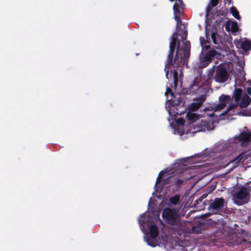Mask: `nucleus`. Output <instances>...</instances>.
Here are the masks:
<instances>
[{"label":"nucleus","instance_id":"43","mask_svg":"<svg viewBox=\"0 0 251 251\" xmlns=\"http://www.w3.org/2000/svg\"><path fill=\"white\" fill-rule=\"evenodd\" d=\"M140 217H141V218H142V217H143V218H145V217H144V216H142V215L140 216Z\"/></svg>","mask_w":251,"mask_h":251},{"label":"nucleus","instance_id":"38","mask_svg":"<svg viewBox=\"0 0 251 251\" xmlns=\"http://www.w3.org/2000/svg\"><path fill=\"white\" fill-rule=\"evenodd\" d=\"M164 175V172L163 171H161V172H160V173H159L158 174V176L159 177H162V176H163V175Z\"/></svg>","mask_w":251,"mask_h":251},{"label":"nucleus","instance_id":"23","mask_svg":"<svg viewBox=\"0 0 251 251\" xmlns=\"http://www.w3.org/2000/svg\"><path fill=\"white\" fill-rule=\"evenodd\" d=\"M180 201V196L176 195L175 196L172 197L169 200L170 202L173 205H176Z\"/></svg>","mask_w":251,"mask_h":251},{"label":"nucleus","instance_id":"13","mask_svg":"<svg viewBox=\"0 0 251 251\" xmlns=\"http://www.w3.org/2000/svg\"><path fill=\"white\" fill-rule=\"evenodd\" d=\"M239 141L248 142L251 141V132L243 131L238 136Z\"/></svg>","mask_w":251,"mask_h":251},{"label":"nucleus","instance_id":"40","mask_svg":"<svg viewBox=\"0 0 251 251\" xmlns=\"http://www.w3.org/2000/svg\"><path fill=\"white\" fill-rule=\"evenodd\" d=\"M228 4H230L232 0H224Z\"/></svg>","mask_w":251,"mask_h":251},{"label":"nucleus","instance_id":"21","mask_svg":"<svg viewBox=\"0 0 251 251\" xmlns=\"http://www.w3.org/2000/svg\"><path fill=\"white\" fill-rule=\"evenodd\" d=\"M177 35L178 34L176 32H174L171 37V41L170 43V45L177 47Z\"/></svg>","mask_w":251,"mask_h":251},{"label":"nucleus","instance_id":"10","mask_svg":"<svg viewBox=\"0 0 251 251\" xmlns=\"http://www.w3.org/2000/svg\"><path fill=\"white\" fill-rule=\"evenodd\" d=\"M233 98H231L229 95H222L219 98V103L216 105V110L223 109L227 103L232 101Z\"/></svg>","mask_w":251,"mask_h":251},{"label":"nucleus","instance_id":"8","mask_svg":"<svg viewBox=\"0 0 251 251\" xmlns=\"http://www.w3.org/2000/svg\"><path fill=\"white\" fill-rule=\"evenodd\" d=\"M183 176V174L181 173L177 176H169L167 179L163 180L162 184L166 185L171 183L172 185H175L177 187H179L185 180Z\"/></svg>","mask_w":251,"mask_h":251},{"label":"nucleus","instance_id":"15","mask_svg":"<svg viewBox=\"0 0 251 251\" xmlns=\"http://www.w3.org/2000/svg\"><path fill=\"white\" fill-rule=\"evenodd\" d=\"M206 37L207 39H209V35L207 31H206ZM200 40L201 46L202 48L204 47L206 50L210 48V42L209 40H205V39L202 37H200Z\"/></svg>","mask_w":251,"mask_h":251},{"label":"nucleus","instance_id":"37","mask_svg":"<svg viewBox=\"0 0 251 251\" xmlns=\"http://www.w3.org/2000/svg\"><path fill=\"white\" fill-rule=\"evenodd\" d=\"M178 123L181 125H184V120L182 119H180L178 120Z\"/></svg>","mask_w":251,"mask_h":251},{"label":"nucleus","instance_id":"14","mask_svg":"<svg viewBox=\"0 0 251 251\" xmlns=\"http://www.w3.org/2000/svg\"><path fill=\"white\" fill-rule=\"evenodd\" d=\"M150 235L153 239H155L158 235V228L156 225L152 224L149 228Z\"/></svg>","mask_w":251,"mask_h":251},{"label":"nucleus","instance_id":"27","mask_svg":"<svg viewBox=\"0 0 251 251\" xmlns=\"http://www.w3.org/2000/svg\"><path fill=\"white\" fill-rule=\"evenodd\" d=\"M238 29V26L236 22L234 21L232 22L231 24V28L230 30H231L233 32H236Z\"/></svg>","mask_w":251,"mask_h":251},{"label":"nucleus","instance_id":"22","mask_svg":"<svg viewBox=\"0 0 251 251\" xmlns=\"http://www.w3.org/2000/svg\"><path fill=\"white\" fill-rule=\"evenodd\" d=\"M242 49L246 51L250 50L251 48V42L250 41H245L242 43Z\"/></svg>","mask_w":251,"mask_h":251},{"label":"nucleus","instance_id":"11","mask_svg":"<svg viewBox=\"0 0 251 251\" xmlns=\"http://www.w3.org/2000/svg\"><path fill=\"white\" fill-rule=\"evenodd\" d=\"M173 10L174 12L175 20L176 22V27H180L181 25V19L180 18L181 15L183 13V10H181L179 6L178 3L175 2L173 6Z\"/></svg>","mask_w":251,"mask_h":251},{"label":"nucleus","instance_id":"30","mask_svg":"<svg viewBox=\"0 0 251 251\" xmlns=\"http://www.w3.org/2000/svg\"><path fill=\"white\" fill-rule=\"evenodd\" d=\"M177 3H178L179 8L181 10H183L185 5L182 1V0H176Z\"/></svg>","mask_w":251,"mask_h":251},{"label":"nucleus","instance_id":"18","mask_svg":"<svg viewBox=\"0 0 251 251\" xmlns=\"http://www.w3.org/2000/svg\"><path fill=\"white\" fill-rule=\"evenodd\" d=\"M211 37L213 43L215 45H219V41L220 40V37L219 34L215 29L214 31L211 33Z\"/></svg>","mask_w":251,"mask_h":251},{"label":"nucleus","instance_id":"41","mask_svg":"<svg viewBox=\"0 0 251 251\" xmlns=\"http://www.w3.org/2000/svg\"><path fill=\"white\" fill-rule=\"evenodd\" d=\"M141 222L144 223V220L142 221L141 220H140L139 221V223H140V224H141Z\"/></svg>","mask_w":251,"mask_h":251},{"label":"nucleus","instance_id":"1","mask_svg":"<svg viewBox=\"0 0 251 251\" xmlns=\"http://www.w3.org/2000/svg\"><path fill=\"white\" fill-rule=\"evenodd\" d=\"M176 46L169 45V53L168 55L164 68L166 76L169 78L170 69L172 68H179L186 63L190 55L191 44L190 41L183 43V45L180 48V42L178 41L176 55L173 60L174 54Z\"/></svg>","mask_w":251,"mask_h":251},{"label":"nucleus","instance_id":"12","mask_svg":"<svg viewBox=\"0 0 251 251\" xmlns=\"http://www.w3.org/2000/svg\"><path fill=\"white\" fill-rule=\"evenodd\" d=\"M195 126V129L199 132L205 131L206 130H209L210 127L209 122L206 120H202Z\"/></svg>","mask_w":251,"mask_h":251},{"label":"nucleus","instance_id":"42","mask_svg":"<svg viewBox=\"0 0 251 251\" xmlns=\"http://www.w3.org/2000/svg\"><path fill=\"white\" fill-rule=\"evenodd\" d=\"M170 0V1H171V2H173V1H175V0Z\"/></svg>","mask_w":251,"mask_h":251},{"label":"nucleus","instance_id":"29","mask_svg":"<svg viewBox=\"0 0 251 251\" xmlns=\"http://www.w3.org/2000/svg\"><path fill=\"white\" fill-rule=\"evenodd\" d=\"M165 94L166 95H168V94H170L171 97H172V98L173 99L174 97H175V94L173 92V91L172 90L171 88H170V87H167V90H166V91L165 92Z\"/></svg>","mask_w":251,"mask_h":251},{"label":"nucleus","instance_id":"3","mask_svg":"<svg viewBox=\"0 0 251 251\" xmlns=\"http://www.w3.org/2000/svg\"><path fill=\"white\" fill-rule=\"evenodd\" d=\"M232 196L234 204L237 205H242L250 201V192L247 187L240 186L232 191Z\"/></svg>","mask_w":251,"mask_h":251},{"label":"nucleus","instance_id":"9","mask_svg":"<svg viewBox=\"0 0 251 251\" xmlns=\"http://www.w3.org/2000/svg\"><path fill=\"white\" fill-rule=\"evenodd\" d=\"M205 100L206 96L204 95H201L199 97L194 99V101L188 107L189 111L192 112L197 111Z\"/></svg>","mask_w":251,"mask_h":251},{"label":"nucleus","instance_id":"34","mask_svg":"<svg viewBox=\"0 0 251 251\" xmlns=\"http://www.w3.org/2000/svg\"><path fill=\"white\" fill-rule=\"evenodd\" d=\"M203 199L201 196L197 199L195 202V205L199 204L200 202H201L203 201Z\"/></svg>","mask_w":251,"mask_h":251},{"label":"nucleus","instance_id":"16","mask_svg":"<svg viewBox=\"0 0 251 251\" xmlns=\"http://www.w3.org/2000/svg\"><path fill=\"white\" fill-rule=\"evenodd\" d=\"M251 102V99L250 97L247 94H245L243 96L239 106L241 108H245L249 105Z\"/></svg>","mask_w":251,"mask_h":251},{"label":"nucleus","instance_id":"4","mask_svg":"<svg viewBox=\"0 0 251 251\" xmlns=\"http://www.w3.org/2000/svg\"><path fill=\"white\" fill-rule=\"evenodd\" d=\"M179 210L176 208L166 207L162 213L164 220L172 226L177 225L179 221Z\"/></svg>","mask_w":251,"mask_h":251},{"label":"nucleus","instance_id":"36","mask_svg":"<svg viewBox=\"0 0 251 251\" xmlns=\"http://www.w3.org/2000/svg\"><path fill=\"white\" fill-rule=\"evenodd\" d=\"M162 180V177H159L158 176V177L156 178V182H155V185H157L159 183L161 182V181Z\"/></svg>","mask_w":251,"mask_h":251},{"label":"nucleus","instance_id":"2","mask_svg":"<svg viewBox=\"0 0 251 251\" xmlns=\"http://www.w3.org/2000/svg\"><path fill=\"white\" fill-rule=\"evenodd\" d=\"M203 204L205 205L208 204L207 209L209 212L202 215L201 219L205 220H212L209 217L213 214H221L224 212L226 207L227 202L223 198L221 197L216 198L209 201L205 200L203 202Z\"/></svg>","mask_w":251,"mask_h":251},{"label":"nucleus","instance_id":"39","mask_svg":"<svg viewBox=\"0 0 251 251\" xmlns=\"http://www.w3.org/2000/svg\"><path fill=\"white\" fill-rule=\"evenodd\" d=\"M208 195V194H207V193H204V194H202L201 196V197H202L203 199H204L206 198L207 197Z\"/></svg>","mask_w":251,"mask_h":251},{"label":"nucleus","instance_id":"7","mask_svg":"<svg viewBox=\"0 0 251 251\" xmlns=\"http://www.w3.org/2000/svg\"><path fill=\"white\" fill-rule=\"evenodd\" d=\"M228 76V72L225 68L221 66L217 68L214 77L216 81L224 83L227 80Z\"/></svg>","mask_w":251,"mask_h":251},{"label":"nucleus","instance_id":"28","mask_svg":"<svg viewBox=\"0 0 251 251\" xmlns=\"http://www.w3.org/2000/svg\"><path fill=\"white\" fill-rule=\"evenodd\" d=\"M193 231L194 232L200 233L201 231V224H199L197 226L193 227Z\"/></svg>","mask_w":251,"mask_h":251},{"label":"nucleus","instance_id":"25","mask_svg":"<svg viewBox=\"0 0 251 251\" xmlns=\"http://www.w3.org/2000/svg\"><path fill=\"white\" fill-rule=\"evenodd\" d=\"M147 242L148 244L152 247H155L156 246V243L154 241V239H153L151 237V238H148L147 239Z\"/></svg>","mask_w":251,"mask_h":251},{"label":"nucleus","instance_id":"6","mask_svg":"<svg viewBox=\"0 0 251 251\" xmlns=\"http://www.w3.org/2000/svg\"><path fill=\"white\" fill-rule=\"evenodd\" d=\"M217 54V51L211 50L205 54L200 56L198 64L199 67L203 69L206 67L212 61V58Z\"/></svg>","mask_w":251,"mask_h":251},{"label":"nucleus","instance_id":"24","mask_svg":"<svg viewBox=\"0 0 251 251\" xmlns=\"http://www.w3.org/2000/svg\"><path fill=\"white\" fill-rule=\"evenodd\" d=\"M174 84L175 88H176L178 84V70L176 69L173 71Z\"/></svg>","mask_w":251,"mask_h":251},{"label":"nucleus","instance_id":"35","mask_svg":"<svg viewBox=\"0 0 251 251\" xmlns=\"http://www.w3.org/2000/svg\"><path fill=\"white\" fill-rule=\"evenodd\" d=\"M250 85L251 87H248L247 88V92L249 95L251 96V83L250 84ZM249 116H251V108L250 109Z\"/></svg>","mask_w":251,"mask_h":251},{"label":"nucleus","instance_id":"20","mask_svg":"<svg viewBox=\"0 0 251 251\" xmlns=\"http://www.w3.org/2000/svg\"><path fill=\"white\" fill-rule=\"evenodd\" d=\"M231 14L232 16L237 20H240L241 17L239 15V12L235 7L232 6L230 8Z\"/></svg>","mask_w":251,"mask_h":251},{"label":"nucleus","instance_id":"5","mask_svg":"<svg viewBox=\"0 0 251 251\" xmlns=\"http://www.w3.org/2000/svg\"><path fill=\"white\" fill-rule=\"evenodd\" d=\"M242 89L236 88L233 92V95L231 98H234L236 103H231L227 107L226 113L228 115H234L236 114L235 109L238 107V102L240 100L242 94Z\"/></svg>","mask_w":251,"mask_h":251},{"label":"nucleus","instance_id":"26","mask_svg":"<svg viewBox=\"0 0 251 251\" xmlns=\"http://www.w3.org/2000/svg\"><path fill=\"white\" fill-rule=\"evenodd\" d=\"M226 19H227V21H226V23L225 24V26L226 30L227 31L229 32L230 30V25L231 24V21H230V19L228 18H227Z\"/></svg>","mask_w":251,"mask_h":251},{"label":"nucleus","instance_id":"17","mask_svg":"<svg viewBox=\"0 0 251 251\" xmlns=\"http://www.w3.org/2000/svg\"><path fill=\"white\" fill-rule=\"evenodd\" d=\"M245 155V152H242L239 154L237 156L234 158L233 159L230 161V163H235V165L237 166L238 165V164L240 162H241L243 158H244V156Z\"/></svg>","mask_w":251,"mask_h":251},{"label":"nucleus","instance_id":"33","mask_svg":"<svg viewBox=\"0 0 251 251\" xmlns=\"http://www.w3.org/2000/svg\"><path fill=\"white\" fill-rule=\"evenodd\" d=\"M212 7H213L210 6V4L208 5V6H207L206 9V14L207 15H208L210 13V12L211 11Z\"/></svg>","mask_w":251,"mask_h":251},{"label":"nucleus","instance_id":"32","mask_svg":"<svg viewBox=\"0 0 251 251\" xmlns=\"http://www.w3.org/2000/svg\"><path fill=\"white\" fill-rule=\"evenodd\" d=\"M187 36V30H184L183 32V35H182L181 38L183 42V43L185 42V40L186 39ZM187 41H186V42Z\"/></svg>","mask_w":251,"mask_h":251},{"label":"nucleus","instance_id":"19","mask_svg":"<svg viewBox=\"0 0 251 251\" xmlns=\"http://www.w3.org/2000/svg\"><path fill=\"white\" fill-rule=\"evenodd\" d=\"M191 111H189L186 114V118L190 122H195L198 118V115L196 113H192Z\"/></svg>","mask_w":251,"mask_h":251},{"label":"nucleus","instance_id":"31","mask_svg":"<svg viewBox=\"0 0 251 251\" xmlns=\"http://www.w3.org/2000/svg\"><path fill=\"white\" fill-rule=\"evenodd\" d=\"M219 0H210L209 4L211 7H215L218 4Z\"/></svg>","mask_w":251,"mask_h":251}]
</instances>
